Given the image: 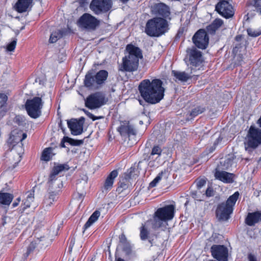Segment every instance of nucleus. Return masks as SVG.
I'll list each match as a JSON object with an SVG mask.
<instances>
[{"instance_id": "ddd939ff", "label": "nucleus", "mask_w": 261, "mask_h": 261, "mask_svg": "<svg viewBox=\"0 0 261 261\" xmlns=\"http://www.w3.org/2000/svg\"><path fill=\"white\" fill-rule=\"evenodd\" d=\"M216 10L226 18L231 17L234 14L232 7L227 0L220 1L216 6Z\"/></svg>"}, {"instance_id": "e433bc0d", "label": "nucleus", "mask_w": 261, "mask_h": 261, "mask_svg": "<svg viewBox=\"0 0 261 261\" xmlns=\"http://www.w3.org/2000/svg\"><path fill=\"white\" fill-rule=\"evenodd\" d=\"M52 150L53 149L50 147L44 149L42 153L41 159L45 161H49L54 155Z\"/></svg>"}, {"instance_id": "20e7f679", "label": "nucleus", "mask_w": 261, "mask_h": 261, "mask_svg": "<svg viewBox=\"0 0 261 261\" xmlns=\"http://www.w3.org/2000/svg\"><path fill=\"white\" fill-rule=\"evenodd\" d=\"M174 207L172 205L159 208L154 214L153 227L158 228L167 224L166 222L174 217Z\"/></svg>"}, {"instance_id": "4be33fe9", "label": "nucleus", "mask_w": 261, "mask_h": 261, "mask_svg": "<svg viewBox=\"0 0 261 261\" xmlns=\"http://www.w3.org/2000/svg\"><path fill=\"white\" fill-rule=\"evenodd\" d=\"M260 221H261V212H259L249 213L245 220L246 224L249 226H253Z\"/></svg>"}, {"instance_id": "ea45409f", "label": "nucleus", "mask_w": 261, "mask_h": 261, "mask_svg": "<svg viewBox=\"0 0 261 261\" xmlns=\"http://www.w3.org/2000/svg\"><path fill=\"white\" fill-rule=\"evenodd\" d=\"M16 222V219L10 217H5L3 219V225L6 228L13 227Z\"/></svg>"}, {"instance_id": "8fccbe9b", "label": "nucleus", "mask_w": 261, "mask_h": 261, "mask_svg": "<svg viewBox=\"0 0 261 261\" xmlns=\"http://www.w3.org/2000/svg\"><path fill=\"white\" fill-rule=\"evenodd\" d=\"M126 254H129L131 252V247L128 243H124V245L120 246Z\"/></svg>"}, {"instance_id": "39448f33", "label": "nucleus", "mask_w": 261, "mask_h": 261, "mask_svg": "<svg viewBox=\"0 0 261 261\" xmlns=\"http://www.w3.org/2000/svg\"><path fill=\"white\" fill-rule=\"evenodd\" d=\"M239 196L238 192H235L227 199L226 203L219 204L216 210V216L219 220H227L230 214L232 212L233 206L234 205Z\"/></svg>"}, {"instance_id": "f03ea898", "label": "nucleus", "mask_w": 261, "mask_h": 261, "mask_svg": "<svg viewBox=\"0 0 261 261\" xmlns=\"http://www.w3.org/2000/svg\"><path fill=\"white\" fill-rule=\"evenodd\" d=\"M125 51V56L122 59L120 70L127 71L136 70L138 67L139 60L143 57L141 49L135 45L128 44Z\"/></svg>"}, {"instance_id": "bb28decb", "label": "nucleus", "mask_w": 261, "mask_h": 261, "mask_svg": "<svg viewBox=\"0 0 261 261\" xmlns=\"http://www.w3.org/2000/svg\"><path fill=\"white\" fill-rule=\"evenodd\" d=\"M153 221L152 220H149L146 221L140 228V238L142 240H145L148 239L149 234L148 228L150 225H152L153 227Z\"/></svg>"}, {"instance_id": "6e6d98bb", "label": "nucleus", "mask_w": 261, "mask_h": 261, "mask_svg": "<svg viewBox=\"0 0 261 261\" xmlns=\"http://www.w3.org/2000/svg\"><path fill=\"white\" fill-rule=\"evenodd\" d=\"M87 116L92 119L93 120H95L98 119L102 118L103 117L100 116V117H95L92 114L90 113V112H87Z\"/></svg>"}, {"instance_id": "a18cd8bd", "label": "nucleus", "mask_w": 261, "mask_h": 261, "mask_svg": "<svg viewBox=\"0 0 261 261\" xmlns=\"http://www.w3.org/2000/svg\"><path fill=\"white\" fill-rule=\"evenodd\" d=\"M17 43V40H14L10 43H9L6 46V49L7 51H13L16 47Z\"/></svg>"}, {"instance_id": "0eeeda50", "label": "nucleus", "mask_w": 261, "mask_h": 261, "mask_svg": "<svg viewBox=\"0 0 261 261\" xmlns=\"http://www.w3.org/2000/svg\"><path fill=\"white\" fill-rule=\"evenodd\" d=\"M260 144L261 130L251 126L245 139L244 145L246 151L251 153Z\"/></svg>"}, {"instance_id": "f8f14e48", "label": "nucleus", "mask_w": 261, "mask_h": 261, "mask_svg": "<svg viewBox=\"0 0 261 261\" xmlns=\"http://www.w3.org/2000/svg\"><path fill=\"white\" fill-rule=\"evenodd\" d=\"M111 7V0H92L90 8L96 14L108 11Z\"/></svg>"}, {"instance_id": "2f4dec72", "label": "nucleus", "mask_w": 261, "mask_h": 261, "mask_svg": "<svg viewBox=\"0 0 261 261\" xmlns=\"http://www.w3.org/2000/svg\"><path fill=\"white\" fill-rule=\"evenodd\" d=\"M223 24V21L220 19H215L213 22L207 27L206 30L208 33L213 34L216 30L219 28Z\"/></svg>"}, {"instance_id": "864d4df0", "label": "nucleus", "mask_w": 261, "mask_h": 261, "mask_svg": "<svg viewBox=\"0 0 261 261\" xmlns=\"http://www.w3.org/2000/svg\"><path fill=\"white\" fill-rule=\"evenodd\" d=\"M45 81V78L44 75H42L41 77H38L35 80V82L36 83H39L40 85H44Z\"/></svg>"}, {"instance_id": "6e6552de", "label": "nucleus", "mask_w": 261, "mask_h": 261, "mask_svg": "<svg viewBox=\"0 0 261 261\" xmlns=\"http://www.w3.org/2000/svg\"><path fill=\"white\" fill-rule=\"evenodd\" d=\"M25 106L27 113L31 118L36 119L41 115L43 102L41 97H35L27 100Z\"/></svg>"}, {"instance_id": "4c0bfd02", "label": "nucleus", "mask_w": 261, "mask_h": 261, "mask_svg": "<svg viewBox=\"0 0 261 261\" xmlns=\"http://www.w3.org/2000/svg\"><path fill=\"white\" fill-rule=\"evenodd\" d=\"M63 35V32L61 30H57L54 32H53L49 38V42L50 43H55L58 39L62 38Z\"/></svg>"}, {"instance_id": "58836bf2", "label": "nucleus", "mask_w": 261, "mask_h": 261, "mask_svg": "<svg viewBox=\"0 0 261 261\" xmlns=\"http://www.w3.org/2000/svg\"><path fill=\"white\" fill-rule=\"evenodd\" d=\"M162 149L159 145L154 146L152 149L151 152L149 156V160L153 159V156H156L155 159L158 158L161 154Z\"/></svg>"}, {"instance_id": "c85d7f7f", "label": "nucleus", "mask_w": 261, "mask_h": 261, "mask_svg": "<svg viewBox=\"0 0 261 261\" xmlns=\"http://www.w3.org/2000/svg\"><path fill=\"white\" fill-rule=\"evenodd\" d=\"M223 166L222 169H228L232 165H235L236 159L233 154H229L227 158L223 161L220 162Z\"/></svg>"}, {"instance_id": "c03bdc74", "label": "nucleus", "mask_w": 261, "mask_h": 261, "mask_svg": "<svg viewBox=\"0 0 261 261\" xmlns=\"http://www.w3.org/2000/svg\"><path fill=\"white\" fill-rule=\"evenodd\" d=\"M251 5L254 7L256 11L261 14V0H252Z\"/></svg>"}, {"instance_id": "f257e3e1", "label": "nucleus", "mask_w": 261, "mask_h": 261, "mask_svg": "<svg viewBox=\"0 0 261 261\" xmlns=\"http://www.w3.org/2000/svg\"><path fill=\"white\" fill-rule=\"evenodd\" d=\"M139 90L141 95L147 102L156 103L161 101L164 95L165 89L163 82L159 79L142 81L139 85Z\"/></svg>"}, {"instance_id": "3c124183", "label": "nucleus", "mask_w": 261, "mask_h": 261, "mask_svg": "<svg viewBox=\"0 0 261 261\" xmlns=\"http://www.w3.org/2000/svg\"><path fill=\"white\" fill-rule=\"evenodd\" d=\"M206 184L205 179H199L197 181V187L198 189H201L202 187Z\"/></svg>"}, {"instance_id": "603ef678", "label": "nucleus", "mask_w": 261, "mask_h": 261, "mask_svg": "<svg viewBox=\"0 0 261 261\" xmlns=\"http://www.w3.org/2000/svg\"><path fill=\"white\" fill-rule=\"evenodd\" d=\"M205 197H211L213 194V189L211 187L207 188L205 191H204Z\"/></svg>"}, {"instance_id": "7c9ffc66", "label": "nucleus", "mask_w": 261, "mask_h": 261, "mask_svg": "<svg viewBox=\"0 0 261 261\" xmlns=\"http://www.w3.org/2000/svg\"><path fill=\"white\" fill-rule=\"evenodd\" d=\"M171 73L172 75L175 77L176 80H178L181 82H186L191 77V75L185 72L172 70Z\"/></svg>"}, {"instance_id": "680f3d73", "label": "nucleus", "mask_w": 261, "mask_h": 261, "mask_svg": "<svg viewBox=\"0 0 261 261\" xmlns=\"http://www.w3.org/2000/svg\"><path fill=\"white\" fill-rule=\"evenodd\" d=\"M128 1V0H120V1H121L123 3H125V2H127Z\"/></svg>"}, {"instance_id": "5701e85b", "label": "nucleus", "mask_w": 261, "mask_h": 261, "mask_svg": "<svg viewBox=\"0 0 261 261\" xmlns=\"http://www.w3.org/2000/svg\"><path fill=\"white\" fill-rule=\"evenodd\" d=\"M249 36L255 37L261 34V19L254 23L247 30Z\"/></svg>"}, {"instance_id": "f3484780", "label": "nucleus", "mask_w": 261, "mask_h": 261, "mask_svg": "<svg viewBox=\"0 0 261 261\" xmlns=\"http://www.w3.org/2000/svg\"><path fill=\"white\" fill-rule=\"evenodd\" d=\"M187 51L189 55V61L191 65L197 66L202 63L203 60L200 51L194 47L187 49Z\"/></svg>"}, {"instance_id": "dca6fc26", "label": "nucleus", "mask_w": 261, "mask_h": 261, "mask_svg": "<svg viewBox=\"0 0 261 261\" xmlns=\"http://www.w3.org/2000/svg\"><path fill=\"white\" fill-rule=\"evenodd\" d=\"M213 256L219 261H227L228 257V250L222 245H213L211 247Z\"/></svg>"}, {"instance_id": "e2e57ef3", "label": "nucleus", "mask_w": 261, "mask_h": 261, "mask_svg": "<svg viewBox=\"0 0 261 261\" xmlns=\"http://www.w3.org/2000/svg\"><path fill=\"white\" fill-rule=\"evenodd\" d=\"M69 251H71V248H70V246H69Z\"/></svg>"}, {"instance_id": "052dcab7", "label": "nucleus", "mask_w": 261, "mask_h": 261, "mask_svg": "<svg viewBox=\"0 0 261 261\" xmlns=\"http://www.w3.org/2000/svg\"><path fill=\"white\" fill-rule=\"evenodd\" d=\"M117 261H124V259H122L121 258H118Z\"/></svg>"}, {"instance_id": "a19ab883", "label": "nucleus", "mask_w": 261, "mask_h": 261, "mask_svg": "<svg viewBox=\"0 0 261 261\" xmlns=\"http://www.w3.org/2000/svg\"><path fill=\"white\" fill-rule=\"evenodd\" d=\"M204 190L201 191V189H197L196 191L192 192L191 195L193 198L197 200L201 201L205 197Z\"/></svg>"}, {"instance_id": "473e14b6", "label": "nucleus", "mask_w": 261, "mask_h": 261, "mask_svg": "<svg viewBox=\"0 0 261 261\" xmlns=\"http://www.w3.org/2000/svg\"><path fill=\"white\" fill-rule=\"evenodd\" d=\"M14 196L8 193H0V203L9 205L12 202Z\"/></svg>"}, {"instance_id": "c756f323", "label": "nucleus", "mask_w": 261, "mask_h": 261, "mask_svg": "<svg viewBox=\"0 0 261 261\" xmlns=\"http://www.w3.org/2000/svg\"><path fill=\"white\" fill-rule=\"evenodd\" d=\"M117 170L112 171L107 177L105 183V188L107 190L111 189L113 185L114 179L117 176Z\"/></svg>"}, {"instance_id": "09e8293b", "label": "nucleus", "mask_w": 261, "mask_h": 261, "mask_svg": "<svg viewBox=\"0 0 261 261\" xmlns=\"http://www.w3.org/2000/svg\"><path fill=\"white\" fill-rule=\"evenodd\" d=\"M38 241L40 242L41 241V240L38 239L37 241H35V242H32L30 244V245L28 248V250L27 252L28 255H29L35 249V248L36 247V244H37V242Z\"/></svg>"}, {"instance_id": "412c9836", "label": "nucleus", "mask_w": 261, "mask_h": 261, "mask_svg": "<svg viewBox=\"0 0 261 261\" xmlns=\"http://www.w3.org/2000/svg\"><path fill=\"white\" fill-rule=\"evenodd\" d=\"M57 193L56 191L50 192L48 196L44 199L43 203V209L45 211H48L50 208L53 202L56 200Z\"/></svg>"}, {"instance_id": "6ab92c4d", "label": "nucleus", "mask_w": 261, "mask_h": 261, "mask_svg": "<svg viewBox=\"0 0 261 261\" xmlns=\"http://www.w3.org/2000/svg\"><path fill=\"white\" fill-rule=\"evenodd\" d=\"M152 12L155 14L167 16L169 14V8L163 3L155 4L151 7Z\"/></svg>"}, {"instance_id": "49530a36", "label": "nucleus", "mask_w": 261, "mask_h": 261, "mask_svg": "<svg viewBox=\"0 0 261 261\" xmlns=\"http://www.w3.org/2000/svg\"><path fill=\"white\" fill-rule=\"evenodd\" d=\"M14 122L19 126H23L25 124V119L21 116H17L14 118Z\"/></svg>"}, {"instance_id": "79ce46f5", "label": "nucleus", "mask_w": 261, "mask_h": 261, "mask_svg": "<svg viewBox=\"0 0 261 261\" xmlns=\"http://www.w3.org/2000/svg\"><path fill=\"white\" fill-rule=\"evenodd\" d=\"M34 194L33 192H30L28 194L27 199L23 201L22 212H23L27 208L29 207L31 203L34 201Z\"/></svg>"}, {"instance_id": "9d476101", "label": "nucleus", "mask_w": 261, "mask_h": 261, "mask_svg": "<svg viewBox=\"0 0 261 261\" xmlns=\"http://www.w3.org/2000/svg\"><path fill=\"white\" fill-rule=\"evenodd\" d=\"M234 45L232 50L234 59L240 63L246 55V41L242 36H237L235 38Z\"/></svg>"}, {"instance_id": "bf43d9fd", "label": "nucleus", "mask_w": 261, "mask_h": 261, "mask_svg": "<svg viewBox=\"0 0 261 261\" xmlns=\"http://www.w3.org/2000/svg\"><path fill=\"white\" fill-rule=\"evenodd\" d=\"M79 200H82L84 197V195L82 194H78Z\"/></svg>"}, {"instance_id": "b1692460", "label": "nucleus", "mask_w": 261, "mask_h": 261, "mask_svg": "<svg viewBox=\"0 0 261 261\" xmlns=\"http://www.w3.org/2000/svg\"><path fill=\"white\" fill-rule=\"evenodd\" d=\"M33 0H18L15 5L16 10L20 13L25 12L31 6Z\"/></svg>"}, {"instance_id": "7ed1b4c3", "label": "nucleus", "mask_w": 261, "mask_h": 261, "mask_svg": "<svg viewBox=\"0 0 261 261\" xmlns=\"http://www.w3.org/2000/svg\"><path fill=\"white\" fill-rule=\"evenodd\" d=\"M27 137V134L21 130L15 129L11 132L8 143L12 153L15 155V164H17L21 160L23 153L22 141Z\"/></svg>"}, {"instance_id": "2eb2a0df", "label": "nucleus", "mask_w": 261, "mask_h": 261, "mask_svg": "<svg viewBox=\"0 0 261 261\" xmlns=\"http://www.w3.org/2000/svg\"><path fill=\"white\" fill-rule=\"evenodd\" d=\"M193 41L197 47L205 48L208 43V38L206 32L203 30H199L193 37Z\"/></svg>"}, {"instance_id": "5fc2aeb1", "label": "nucleus", "mask_w": 261, "mask_h": 261, "mask_svg": "<svg viewBox=\"0 0 261 261\" xmlns=\"http://www.w3.org/2000/svg\"><path fill=\"white\" fill-rule=\"evenodd\" d=\"M120 244H119V246H121L122 245H124V244L125 243H128L126 241V239L125 237V236L123 234H122L120 236Z\"/></svg>"}, {"instance_id": "4468645a", "label": "nucleus", "mask_w": 261, "mask_h": 261, "mask_svg": "<svg viewBox=\"0 0 261 261\" xmlns=\"http://www.w3.org/2000/svg\"><path fill=\"white\" fill-rule=\"evenodd\" d=\"M80 25L89 30H94L99 24V21L91 15L85 13L79 20Z\"/></svg>"}, {"instance_id": "a878e982", "label": "nucleus", "mask_w": 261, "mask_h": 261, "mask_svg": "<svg viewBox=\"0 0 261 261\" xmlns=\"http://www.w3.org/2000/svg\"><path fill=\"white\" fill-rule=\"evenodd\" d=\"M118 131L120 132L122 136L131 135H135V130L134 129L133 126L129 125L128 123H124L118 128Z\"/></svg>"}, {"instance_id": "13d9d810", "label": "nucleus", "mask_w": 261, "mask_h": 261, "mask_svg": "<svg viewBox=\"0 0 261 261\" xmlns=\"http://www.w3.org/2000/svg\"><path fill=\"white\" fill-rule=\"evenodd\" d=\"M248 259L249 261H256V257L251 253L248 255Z\"/></svg>"}, {"instance_id": "a211bd4d", "label": "nucleus", "mask_w": 261, "mask_h": 261, "mask_svg": "<svg viewBox=\"0 0 261 261\" xmlns=\"http://www.w3.org/2000/svg\"><path fill=\"white\" fill-rule=\"evenodd\" d=\"M68 127L71 134L74 135H80L83 132V122L76 119H71L67 121Z\"/></svg>"}, {"instance_id": "1a4fd4ad", "label": "nucleus", "mask_w": 261, "mask_h": 261, "mask_svg": "<svg viewBox=\"0 0 261 261\" xmlns=\"http://www.w3.org/2000/svg\"><path fill=\"white\" fill-rule=\"evenodd\" d=\"M69 169V166L66 164L59 165L53 168L48 180L50 190L56 191L57 189L60 188L62 184L57 176L60 172L68 170Z\"/></svg>"}, {"instance_id": "aec40b11", "label": "nucleus", "mask_w": 261, "mask_h": 261, "mask_svg": "<svg viewBox=\"0 0 261 261\" xmlns=\"http://www.w3.org/2000/svg\"><path fill=\"white\" fill-rule=\"evenodd\" d=\"M216 178L224 182H232L233 181L234 175L226 171L217 170L215 173Z\"/></svg>"}, {"instance_id": "0e129e2a", "label": "nucleus", "mask_w": 261, "mask_h": 261, "mask_svg": "<svg viewBox=\"0 0 261 261\" xmlns=\"http://www.w3.org/2000/svg\"><path fill=\"white\" fill-rule=\"evenodd\" d=\"M140 124H143V122H142V121H140Z\"/></svg>"}, {"instance_id": "f704fd0d", "label": "nucleus", "mask_w": 261, "mask_h": 261, "mask_svg": "<svg viewBox=\"0 0 261 261\" xmlns=\"http://www.w3.org/2000/svg\"><path fill=\"white\" fill-rule=\"evenodd\" d=\"M205 109L203 108L198 107L193 109L189 114H187V120H191L195 117L202 113Z\"/></svg>"}, {"instance_id": "4d7b16f0", "label": "nucleus", "mask_w": 261, "mask_h": 261, "mask_svg": "<svg viewBox=\"0 0 261 261\" xmlns=\"http://www.w3.org/2000/svg\"><path fill=\"white\" fill-rule=\"evenodd\" d=\"M20 201H21V198L20 197L17 198L16 199V200L13 203V204H12L13 207H15L17 206L18 205V204Z\"/></svg>"}, {"instance_id": "37998d69", "label": "nucleus", "mask_w": 261, "mask_h": 261, "mask_svg": "<svg viewBox=\"0 0 261 261\" xmlns=\"http://www.w3.org/2000/svg\"><path fill=\"white\" fill-rule=\"evenodd\" d=\"M63 140L72 145H80L83 143L82 140H74L67 137H64Z\"/></svg>"}, {"instance_id": "cd10ccee", "label": "nucleus", "mask_w": 261, "mask_h": 261, "mask_svg": "<svg viewBox=\"0 0 261 261\" xmlns=\"http://www.w3.org/2000/svg\"><path fill=\"white\" fill-rule=\"evenodd\" d=\"M169 175L168 171L164 170L160 172L158 176L149 184V187L153 188L156 186L157 184L162 180H166Z\"/></svg>"}, {"instance_id": "9b49d317", "label": "nucleus", "mask_w": 261, "mask_h": 261, "mask_svg": "<svg viewBox=\"0 0 261 261\" xmlns=\"http://www.w3.org/2000/svg\"><path fill=\"white\" fill-rule=\"evenodd\" d=\"M106 101L104 95L101 93L97 92L87 97L85 105L88 108L94 109L99 108L104 105Z\"/></svg>"}, {"instance_id": "c9c22d12", "label": "nucleus", "mask_w": 261, "mask_h": 261, "mask_svg": "<svg viewBox=\"0 0 261 261\" xmlns=\"http://www.w3.org/2000/svg\"><path fill=\"white\" fill-rule=\"evenodd\" d=\"M100 214V213L99 211H95L85 224V228L86 229L89 227L93 223H94L99 217Z\"/></svg>"}, {"instance_id": "de8ad7c7", "label": "nucleus", "mask_w": 261, "mask_h": 261, "mask_svg": "<svg viewBox=\"0 0 261 261\" xmlns=\"http://www.w3.org/2000/svg\"><path fill=\"white\" fill-rule=\"evenodd\" d=\"M8 96L5 93H0V108L4 107L7 102Z\"/></svg>"}, {"instance_id": "423d86ee", "label": "nucleus", "mask_w": 261, "mask_h": 261, "mask_svg": "<svg viewBox=\"0 0 261 261\" xmlns=\"http://www.w3.org/2000/svg\"><path fill=\"white\" fill-rule=\"evenodd\" d=\"M167 23L163 18H154L146 23L145 32L150 36H159L166 31Z\"/></svg>"}, {"instance_id": "393cba45", "label": "nucleus", "mask_w": 261, "mask_h": 261, "mask_svg": "<svg viewBox=\"0 0 261 261\" xmlns=\"http://www.w3.org/2000/svg\"><path fill=\"white\" fill-rule=\"evenodd\" d=\"M84 84L85 86L90 89H96L99 88L95 76H93L91 73L86 75Z\"/></svg>"}, {"instance_id": "72a5a7b5", "label": "nucleus", "mask_w": 261, "mask_h": 261, "mask_svg": "<svg viewBox=\"0 0 261 261\" xmlns=\"http://www.w3.org/2000/svg\"><path fill=\"white\" fill-rule=\"evenodd\" d=\"M108 75V73L107 71L102 70L98 72L95 76L97 81V84L99 87L102 84L107 80Z\"/></svg>"}]
</instances>
